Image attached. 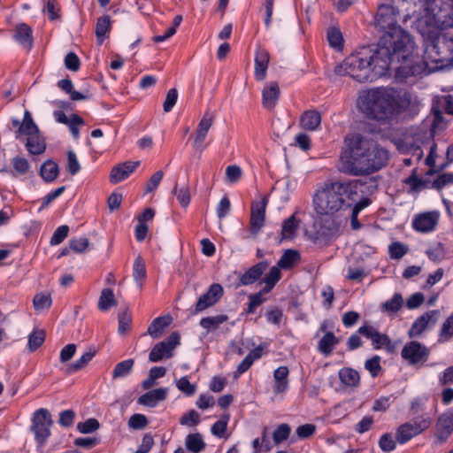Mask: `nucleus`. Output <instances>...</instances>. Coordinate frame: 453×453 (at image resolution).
<instances>
[{
    "mask_svg": "<svg viewBox=\"0 0 453 453\" xmlns=\"http://www.w3.org/2000/svg\"><path fill=\"white\" fill-rule=\"evenodd\" d=\"M403 304V300L401 294H395L394 296L382 303L381 308L388 313H395L398 311Z\"/></svg>",
    "mask_w": 453,
    "mask_h": 453,
    "instance_id": "obj_44",
    "label": "nucleus"
},
{
    "mask_svg": "<svg viewBox=\"0 0 453 453\" xmlns=\"http://www.w3.org/2000/svg\"><path fill=\"white\" fill-rule=\"evenodd\" d=\"M280 90L278 82L271 81L262 89V105L265 109L272 111L275 108L280 98Z\"/></svg>",
    "mask_w": 453,
    "mask_h": 453,
    "instance_id": "obj_18",
    "label": "nucleus"
},
{
    "mask_svg": "<svg viewBox=\"0 0 453 453\" xmlns=\"http://www.w3.org/2000/svg\"><path fill=\"white\" fill-rule=\"evenodd\" d=\"M215 120V115L207 111L203 113L196 130L195 145H200L205 140L210 128Z\"/></svg>",
    "mask_w": 453,
    "mask_h": 453,
    "instance_id": "obj_21",
    "label": "nucleus"
},
{
    "mask_svg": "<svg viewBox=\"0 0 453 453\" xmlns=\"http://www.w3.org/2000/svg\"><path fill=\"white\" fill-rule=\"evenodd\" d=\"M438 222V216L434 212H424L415 216L412 221L413 228L421 233L433 231Z\"/></svg>",
    "mask_w": 453,
    "mask_h": 453,
    "instance_id": "obj_19",
    "label": "nucleus"
},
{
    "mask_svg": "<svg viewBox=\"0 0 453 453\" xmlns=\"http://www.w3.org/2000/svg\"><path fill=\"white\" fill-rule=\"evenodd\" d=\"M68 232H69V227L65 225H63V226H60L59 227H58L50 239V244L58 245L60 242H62L68 235Z\"/></svg>",
    "mask_w": 453,
    "mask_h": 453,
    "instance_id": "obj_60",
    "label": "nucleus"
},
{
    "mask_svg": "<svg viewBox=\"0 0 453 453\" xmlns=\"http://www.w3.org/2000/svg\"><path fill=\"white\" fill-rule=\"evenodd\" d=\"M401 355L409 365H416L427 360L429 349L420 342L412 341L403 348Z\"/></svg>",
    "mask_w": 453,
    "mask_h": 453,
    "instance_id": "obj_12",
    "label": "nucleus"
},
{
    "mask_svg": "<svg viewBox=\"0 0 453 453\" xmlns=\"http://www.w3.org/2000/svg\"><path fill=\"white\" fill-rule=\"evenodd\" d=\"M270 61V54L264 49H257L255 56V77L257 81H264Z\"/></svg>",
    "mask_w": 453,
    "mask_h": 453,
    "instance_id": "obj_23",
    "label": "nucleus"
},
{
    "mask_svg": "<svg viewBox=\"0 0 453 453\" xmlns=\"http://www.w3.org/2000/svg\"><path fill=\"white\" fill-rule=\"evenodd\" d=\"M453 27V18L447 19L442 12L438 16L419 19L417 30L424 39V55L420 59L416 43L412 56L407 61L401 60L398 66L397 81L404 82L409 78L430 73L444 68L453 62V39L441 35V30Z\"/></svg>",
    "mask_w": 453,
    "mask_h": 453,
    "instance_id": "obj_1",
    "label": "nucleus"
},
{
    "mask_svg": "<svg viewBox=\"0 0 453 453\" xmlns=\"http://www.w3.org/2000/svg\"><path fill=\"white\" fill-rule=\"evenodd\" d=\"M242 176V170L239 165H232L226 168V178L227 182L234 183Z\"/></svg>",
    "mask_w": 453,
    "mask_h": 453,
    "instance_id": "obj_50",
    "label": "nucleus"
},
{
    "mask_svg": "<svg viewBox=\"0 0 453 453\" xmlns=\"http://www.w3.org/2000/svg\"><path fill=\"white\" fill-rule=\"evenodd\" d=\"M300 220L293 214L283 222L281 229V239L289 240L295 237L296 231L299 228Z\"/></svg>",
    "mask_w": 453,
    "mask_h": 453,
    "instance_id": "obj_31",
    "label": "nucleus"
},
{
    "mask_svg": "<svg viewBox=\"0 0 453 453\" xmlns=\"http://www.w3.org/2000/svg\"><path fill=\"white\" fill-rule=\"evenodd\" d=\"M95 352L84 353L77 361L72 364L69 367L71 371L77 372L84 368L93 358Z\"/></svg>",
    "mask_w": 453,
    "mask_h": 453,
    "instance_id": "obj_53",
    "label": "nucleus"
},
{
    "mask_svg": "<svg viewBox=\"0 0 453 453\" xmlns=\"http://www.w3.org/2000/svg\"><path fill=\"white\" fill-rule=\"evenodd\" d=\"M439 106L442 107L447 113L453 114V96L451 95H447L438 97L434 101L432 111L434 114L435 121H438L441 119V112L439 110Z\"/></svg>",
    "mask_w": 453,
    "mask_h": 453,
    "instance_id": "obj_29",
    "label": "nucleus"
},
{
    "mask_svg": "<svg viewBox=\"0 0 453 453\" xmlns=\"http://www.w3.org/2000/svg\"><path fill=\"white\" fill-rule=\"evenodd\" d=\"M430 425L431 419L429 418H422L420 419H415L413 422H406L398 426L395 433V440L400 444L406 443L413 437L427 429Z\"/></svg>",
    "mask_w": 453,
    "mask_h": 453,
    "instance_id": "obj_10",
    "label": "nucleus"
},
{
    "mask_svg": "<svg viewBox=\"0 0 453 453\" xmlns=\"http://www.w3.org/2000/svg\"><path fill=\"white\" fill-rule=\"evenodd\" d=\"M339 342L332 332L326 333L319 341L318 349L324 355L328 356L333 348Z\"/></svg>",
    "mask_w": 453,
    "mask_h": 453,
    "instance_id": "obj_40",
    "label": "nucleus"
},
{
    "mask_svg": "<svg viewBox=\"0 0 453 453\" xmlns=\"http://www.w3.org/2000/svg\"><path fill=\"white\" fill-rule=\"evenodd\" d=\"M139 165V162H125L112 167L110 173V181L113 184L119 183L127 179Z\"/></svg>",
    "mask_w": 453,
    "mask_h": 453,
    "instance_id": "obj_20",
    "label": "nucleus"
},
{
    "mask_svg": "<svg viewBox=\"0 0 453 453\" xmlns=\"http://www.w3.org/2000/svg\"><path fill=\"white\" fill-rule=\"evenodd\" d=\"M45 340V333L43 330H36L28 337V349L31 352L36 350Z\"/></svg>",
    "mask_w": 453,
    "mask_h": 453,
    "instance_id": "obj_46",
    "label": "nucleus"
},
{
    "mask_svg": "<svg viewBox=\"0 0 453 453\" xmlns=\"http://www.w3.org/2000/svg\"><path fill=\"white\" fill-rule=\"evenodd\" d=\"M407 247L401 242H393L389 246V253L392 258L399 259L407 253Z\"/></svg>",
    "mask_w": 453,
    "mask_h": 453,
    "instance_id": "obj_61",
    "label": "nucleus"
},
{
    "mask_svg": "<svg viewBox=\"0 0 453 453\" xmlns=\"http://www.w3.org/2000/svg\"><path fill=\"white\" fill-rule=\"evenodd\" d=\"M15 38L26 49L30 50L33 44L32 30L26 24H20L16 28Z\"/></svg>",
    "mask_w": 453,
    "mask_h": 453,
    "instance_id": "obj_32",
    "label": "nucleus"
},
{
    "mask_svg": "<svg viewBox=\"0 0 453 453\" xmlns=\"http://www.w3.org/2000/svg\"><path fill=\"white\" fill-rule=\"evenodd\" d=\"M128 425L134 429H142L148 425V420L142 414H134L130 417Z\"/></svg>",
    "mask_w": 453,
    "mask_h": 453,
    "instance_id": "obj_62",
    "label": "nucleus"
},
{
    "mask_svg": "<svg viewBox=\"0 0 453 453\" xmlns=\"http://www.w3.org/2000/svg\"><path fill=\"white\" fill-rule=\"evenodd\" d=\"M288 368L287 366H280L274 371V391L277 394L284 393L288 388Z\"/></svg>",
    "mask_w": 453,
    "mask_h": 453,
    "instance_id": "obj_27",
    "label": "nucleus"
},
{
    "mask_svg": "<svg viewBox=\"0 0 453 453\" xmlns=\"http://www.w3.org/2000/svg\"><path fill=\"white\" fill-rule=\"evenodd\" d=\"M388 161L385 148L371 138L353 133L344 137L338 170L350 176H367L380 170Z\"/></svg>",
    "mask_w": 453,
    "mask_h": 453,
    "instance_id": "obj_2",
    "label": "nucleus"
},
{
    "mask_svg": "<svg viewBox=\"0 0 453 453\" xmlns=\"http://www.w3.org/2000/svg\"><path fill=\"white\" fill-rule=\"evenodd\" d=\"M400 65H402L400 58L389 53L387 48L376 45L372 48H363L350 54L334 67V72L338 76H348L362 83L373 81L394 70L395 79L397 81V71Z\"/></svg>",
    "mask_w": 453,
    "mask_h": 453,
    "instance_id": "obj_3",
    "label": "nucleus"
},
{
    "mask_svg": "<svg viewBox=\"0 0 453 453\" xmlns=\"http://www.w3.org/2000/svg\"><path fill=\"white\" fill-rule=\"evenodd\" d=\"M133 277L140 289H142L143 281L146 280L147 272L144 260L142 257H137L133 265Z\"/></svg>",
    "mask_w": 453,
    "mask_h": 453,
    "instance_id": "obj_35",
    "label": "nucleus"
},
{
    "mask_svg": "<svg viewBox=\"0 0 453 453\" xmlns=\"http://www.w3.org/2000/svg\"><path fill=\"white\" fill-rule=\"evenodd\" d=\"M327 40L331 47L341 50L343 44V37L336 27H331L327 32Z\"/></svg>",
    "mask_w": 453,
    "mask_h": 453,
    "instance_id": "obj_45",
    "label": "nucleus"
},
{
    "mask_svg": "<svg viewBox=\"0 0 453 453\" xmlns=\"http://www.w3.org/2000/svg\"><path fill=\"white\" fill-rule=\"evenodd\" d=\"M339 378L343 384L350 387L358 385L360 380L359 373L356 370L348 367L340 370Z\"/></svg>",
    "mask_w": 453,
    "mask_h": 453,
    "instance_id": "obj_38",
    "label": "nucleus"
},
{
    "mask_svg": "<svg viewBox=\"0 0 453 453\" xmlns=\"http://www.w3.org/2000/svg\"><path fill=\"white\" fill-rule=\"evenodd\" d=\"M439 317L440 311L437 310L423 313L413 322L411 329L409 330L408 334L410 338L419 336L426 330L434 327L437 324Z\"/></svg>",
    "mask_w": 453,
    "mask_h": 453,
    "instance_id": "obj_13",
    "label": "nucleus"
},
{
    "mask_svg": "<svg viewBox=\"0 0 453 453\" xmlns=\"http://www.w3.org/2000/svg\"><path fill=\"white\" fill-rule=\"evenodd\" d=\"M267 198L263 197L260 201H255L251 205L250 231L257 234L264 226Z\"/></svg>",
    "mask_w": 453,
    "mask_h": 453,
    "instance_id": "obj_16",
    "label": "nucleus"
},
{
    "mask_svg": "<svg viewBox=\"0 0 453 453\" xmlns=\"http://www.w3.org/2000/svg\"><path fill=\"white\" fill-rule=\"evenodd\" d=\"M199 421L200 415L195 410L189 411L188 413L183 415L180 419V423L181 425L188 426H196L199 423Z\"/></svg>",
    "mask_w": 453,
    "mask_h": 453,
    "instance_id": "obj_57",
    "label": "nucleus"
},
{
    "mask_svg": "<svg viewBox=\"0 0 453 453\" xmlns=\"http://www.w3.org/2000/svg\"><path fill=\"white\" fill-rule=\"evenodd\" d=\"M59 173L58 165L53 160L45 161L40 169L42 178L47 181L51 182L57 179Z\"/></svg>",
    "mask_w": 453,
    "mask_h": 453,
    "instance_id": "obj_30",
    "label": "nucleus"
},
{
    "mask_svg": "<svg viewBox=\"0 0 453 453\" xmlns=\"http://www.w3.org/2000/svg\"><path fill=\"white\" fill-rule=\"evenodd\" d=\"M229 416L225 415L211 426V433L218 437H225Z\"/></svg>",
    "mask_w": 453,
    "mask_h": 453,
    "instance_id": "obj_54",
    "label": "nucleus"
},
{
    "mask_svg": "<svg viewBox=\"0 0 453 453\" xmlns=\"http://www.w3.org/2000/svg\"><path fill=\"white\" fill-rule=\"evenodd\" d=\"M132 323L131 314L125 311L119 315V333L125 334L129 330Z\"/></svg>",
    "mask_w": 453,
    "mask_h": 453,
    "instance_id": "obj_58",
    "label": "nucleus"
},
{
    "mask_svg": "<svg viewBox=\"0 0 453 453\" xmlns=\"http://www.w3.org/2000/svg\"><path fill=\"white\" fill-rule=\"evenodd\" d=\"M358 333L368 339H371L376 349L385 348L388 351L394 350L389 337L385 334L379 333L375 328L370 326H363L358 329Z\"/></svg>",
    "mask_w": 453,
    "mask_h": 453,
    "instance_id": "obj_15",
    "label": "nucleus"
},
{
    "mask_svg": "<svg viewBox=\"0 0 453 453\" xmlns=\"http://www.w3.org/2000/svg\"><path fill=\"white\" fill-rule=\"evenodd\" d=\"M26 136V148L31 155H41L46 150V142L40 130L34 122L28 111H25L24 119L16 132V138Z\"/></svg>",
    "mask_w": 453,
    "mask_h": 453,
    "instance_id": "obj_8",
    "label": "nucleus"
},
{
    "mask_svg": "<svg viewBox=\"0 0 453 453\" xmlns=\"http://www.w3.org/2000/svg\"><path fill=\"white\" fill-rule=\"evenodd\" d=\"M269 264L266 261H261L240 276V282L243 286L250 285L258 280L265 271L267 269Z\"/></svg>",
    "mask_w": 453,
    "mask_h": 453,
    "instance_id": "obj_22",
    "label": "nucleus"
},
{
    "mask_svg": "<svg viewBox=\"0 0 453 453\" xmlns=\"http://www.w3.org/2000/svg\"><path fill=\"white\" fill-rule=\"evenodd\" d=\"M223 293L224 290L220 284H212L208 291L199 297L195 306V312L198 313L213 306L222 297Z\"/></svg>",
    "mask_w": 453,
    "mask_h": 453,
    "instance_id": "obj_14",
    "label": "nucleus"
},
{
    "mask_svg": "<svg viewBox=\"0 0 453 453\" xmlns=\"http://www.w3.org/2000/svg\"><path fill=\"white\" fill-rule=\"evenodd\" d=\"M173 193L176 195L177 199L182 207L186 208L188 206L191 196L188 186H183L180 188H177V186H175Z\"/></svg>",
    "mask_w": 453,
    "mask_h": 453,
    "instance_id": "obj_49",
    "label": "nucleus"
},
{
    "mask_svg": "<svg viewBox=\"0 0 453 453\" xmlns=\"http://www.w3.org/2000/svg\"><path fill=\"white\" fill-rule=\"evenodd\" d=\"M396 441L390 434H384L379 441V446L384 452H390L395 449Z\"/></svg>",
    "mask_w": 453,
    "mask_h": 453,
    "instance_id": "obj_51",
    "label": "nucleus"
},
{
    "mask_svg": "<svg viewBox=\"0 0 453 453\" xmlns=\"http://www.w3.org/2000/svg\"><path fill=\"white\" fill-rule=\"evenodd\" d=\"M89 241L88 238L81 237L78 239H72L69 242V249L76 253H83L88 249Z\"/></svg>",
    "mask_w": 453,
    "mask_h": 453,
    "instance_id": "obj_52",
    "label": "nucleus"
},
{
    "mask_svg": "<svg viewBox=\"0 0 453 453\" xmlns=\"http://www.w3.org/2000/svg\"><path fill=\"white\" fill-rule=\"evenodd\" d=\"M134 359H127L116 365L112 372V379L122 378L130 373L134 366Z\"/></svg>",
    "mask_w": 453,
    "mask_h": 453,
    "instance_id": "obj_43",
    "label": "nucleus"
},
{
    "mask_svg": "<svg viewBox=\"0 0 453 453\" xmlns=\"http://www.w3.org/2000/svg\"><path fill=\"white\" fill-rule=\"evenodd\" d=\"M185 445L187 449L193 453H199L205 448V442L198 433L188 434Z\"/></svg>",
    "mask_w": 453,
    "mask_h": 453,
    "instance_id": "obj_39",
    "label": "nucleus"
},
{
    "mask_svg": "<svg viewBox=\"0 0 453 453\" xmlns=\"http://www.w3.org/2000/svg\"><path fill=\"white\" fill-rule=\"evenodd\" d=\"M52 304V297L49 293H37L33 298V306L36 313L50 309Z\"/></svg>",
    "mask_w": 453,
    "mask_h": 453,
    "instance_id": "obj_36",
    "label": "nucleus"
},
{
    "mask_svg": "<svg viewBox=\"0 0 453 453\" xmlns=\"http://www.w3.org/2000/svg\"><path fill=\"white\" fill-rule=\"evenodd\" d=\"M437 0H392L395 4L403 12V24L415 18V27L419 19L428 16H438L442 12L438 9Z\"/></svg>",
    "mask_w": 453,
    "mask_h": 453,
    "instance_id": "obj_7",
    "label": "nucleus"
},
{
    "mask_svg": "<svg viewBox=\"0 0 453 453\" xmlns=\"http://www.w3.org/2000/svg\"><path fill=\"white\" fill-rule=\"evenodd\" d=\"M291 432V428L288 424H280L278 426V427L275 429V431L273 434V439L276 445L281 443L282 441H286Z\"/></svg>",
    "mask_w": 453,
    "mask_h": 453,
    "instance_id": "obj_47",
    "label": "nucleus"
},
{
    "mask_svg": "<svg viewBox=\"0 0 453 453\" xmlns=\"http://www.w3.org/2000/svg\"><path fill=\"white\" fill-rule=\"evenodd\" d=\"M280 278V268L278 265L273 266L263 279V282L265 284L263 292L269 293Z\"/></svg>",
    "mask_w": 453,
    "mask_h": 453,
    "instance_id": "obj_37",
    "label": "nucleus"
},
{
    "mask_svg": "<svg viewBox=\"0 0 453 453\" xmlns=\"http://www.w3.org/2000/svg\"><path fill=\"white\" fill-rule=\"evenodd\" d=\"M116 305L117 300L114 296L113 291L111 288H104L99 296L98 309L102 311H105Z\"/></svg>",
    "mask_w": 453,
    "mask_h": 453,
    "instance_id": "obj_34",
    "label": "nucleus"
},
{
    "mask_svg": "<svg viewBox=\"0 0 453 453\" xmlns=\"http://www.w3.org/2000/svg\"><path fill=\"white\" fill-rule=\"evenodd\" d=\"M111 19L109 16H103L97 19L96 26V35L98 42L103 43L105 35L110 31Z\"/></svg>",
    "mask_w": 453,
    "mask_h": 453,
    "instance_id": "obj_42",
    "label": "nucleus"
},
{
    "mask_svg": "<svg viewBox=\"0 0 453 453\" xmlns=\"http://www.w3.org/2000/svg\"><path fill=\"white\" fill-rule=\"evenodd\" d=\"M12 166L17 173L24 174L29 170L30 165L25 157H15L12 159Z\"/></svg>",
    "mask_w": 453,
    "mask_h": 453,
    "instance_id": "obj_63",
    "label": "nucleus"
},
{
    "mask_svg": "<svg viewBox=\"0 0 453 453\" xmlns=\"http://www.w3.org/2000/svg\"><path fill=\"white\" fill-rule=\"evenodd\" d=\"M321 124V115L317 110L304 111L300 118V126L307 131L317 130Z\"/></svg>",
    "mask_w": 453,
    "mask_h": 453,
    "instance_id": "obj_25",
    "label": "nucleus"
},
{
    "mask_svg": "<svg viewBox=\"0 0 453 453\" xmlns=\"http://www.w3.org/2000/svg\"><path fill=\"white\" fill-rule=\"evenodd\" d=\"M439 336L441 342H447L453 337V314L442 324Z\"/></svg>",
    "mask_w": 453,
    "mask_h": 453,
    "instance_id": "obj_48",
    "label": "nucleus"
},
{
    "mask_svg": "<svg viewBox=\"0 0 453 453\" xmlns=\"http://www.w3.org/2000/svg\"><path fill=\"white\" fill-rule=\"evenodd\" d=\"M176 386L179 390L187 395H192L196 390V387L191 384L187 377H182L176 382Z\"/></svg>",
    "mask_w": 453,
    "mask_h": 453,
    "instance_id": "obj_55",
    "label": "nucleus"
},
{
    "mask_svg": "<svg viewBox=\"0 0 453 453\" xmlns=\"http://www.w3.org/2000/svg\"><path fill=\"white\" fill-rule=\"evenodd\" d=\"M403 23V12L395 4L379 5L374 17V26L383 35L377 46L385 47L396 58L407 61L414 50L413 37L398 24Z\"/></svg>",
    "mask_w": 453,
    "mask_h": 453,
    "instance_id": "obj_4",
    "label": "nucleus"
},
{
    "mask_svg": "<svg viewBox=\"0 0 453 453\" xmlns=\"http://www.w3.org/2000/svg\"><path fill=\"white\" fill-rule=\"evenodd\" d=\"M180 344V334L173 332L165 341L157 343L151 349L149 358L151 362H158L164 357L173 356V350Z\"/></svg>",
    "mask_w": 453,
    "mask_h": 453,
    "instance_id": "obj_11",
    "label": "nucleus"
},
{
    "mask_svg": "<svg viewBox=\"0 0 453 453\" xmlns=\"http://www.w3.org/2000/svg\"><path fill=\"white\" fill-rule=\"evenodd\" d=\"M173 322L170 315L155 319L148 327V334L154 339H158L164 334L165 328Z\"/></svg>",
    "mask_w": 453,
    "mask_h": 453,
    "instance_id": "obj_26",
    "label": "nucleus"
},
{
    "mask_svg": "<svg viewBox=\"0 0 453 453\" xmlns=\"http://www.w3.org/2000/svg\"><path fill=\"white\" fill-rule=\"evenodd\" d=\"M299 259L300 255L296 250H287L278 261L277 265L280 269L288 270L294 267Z\"/></svg>",
    "mask_w": 453,
    "mask_h": 453,
    "instance_id": "obj_33",
    "label": "nucleus"
},
{
    "mask_svg": "<svg viewBox=\"0 0 453 453\" xmlns=\"http://www.w3.org/2000/svg\"><path fill=\"white\" fill-rule=\"evenodd\" d=\"M453 432V412L441 414L436 422V440L442 443L448 440Z\"/></svg>",
    "mask_w": 453,
    "mask_h": 453,
    "instance_id": "obj_17",
    "label": "nucleus"
},
{
    "mask_svg": "<svg viewBox=\"0 0 453 453\" xmlns=\"http://www.w3.org/2000/svg\"><path fill=\"white\" fill-rule=\"evenodd\" d=\"M168 395V389L165 388H160L157 389L150 390L143 395H142L137 402L140 404L145 405L147 407H155L158 402L164 401L166 399Z\"/></svg>",
    "mask_w": 453,
    "mask_h": 453,
    "instance_id": "obj_24",
    "label": "nucleus"
},
{
    "mask_svg": "<svg viewBox=\"0 0 453 453\" xmlns=\"http://www.w3.org/2000/svg\"><path fill=\"white\" fill-rule=\"evenodd\" d=\"M228 320L227 315H217L211 317H206L200 320V326L208 330H216L219 326Z\"/></svg>",
    "mask_w": 453,
    "mask_h": 453,
    "instance_id": "obj_41",
    "label": "nucleus"
},
{
    "mask_svg": "<svg viewBox=\"0 0 453 453\" xmlns=\"http://www.w3.org/2000/svg\"><path fill=\"white\" fill-rule=\"evenodd\" d=\"M99 428V422L95 418H89L77 425V429L82 434L92 433Z\"/></svg>",
    "mask_w": 453,
    "mask_h": 453,
    "instance_id": "obj_59",
    "label": "nucleus"
},
{
    "mask_svg": "<svg viewBox=\"0 0 453 453\" xmlns=\"http://www.w3.org/2000/svg\"><path fill=\"white\" fill-rule=\"evenodd\" d=\"M357 184H361V180L326 183L313 196L316 212L321 215H334L344 207H348L345 197L350 198V196L355 193L354 188Z\"/></svg>",
    "mask_w": 453,
    "mask_h": 453,
    "instance_id": "obj_6",
    "label": "nucleus"
},
{
    "mask_svg": "<svg viewBox=\"0 0 453 453\" xmlns=\"http://www.w3.org/2000/svg\"><path fill=\"white\" fill-rule=\"evenodd\" d=\"M341 224L334 219H326L320 225L318 234L326 239L335 237L339 234Z\"/></svg>",
    "mask_w": 453,
    "mask_h": 453,
    "instance_id": "obj_28",
    "label": "nucleus"
},
{
    "mask_svg": "<svg viewBox=\"0 0 453 453\" xmlns=\"http://www.w3.org/2000/svg\"><path fill=\"white\" fill-rule=\"evenodd\" d=\"M80 65H81L80 59L75 53L69 52L65 56V65L68 70L76 72L79 70Z\"/></svg>",
    "mask_w": 453,
    "mask_h": 453,
    "instance_id": "obj_64",
    "label": "nucleus"
},
{
    "mask_svg": "<svg viewBox=\"0 0 453 453\" xmlns=\"http://www.w3.org/2000/svg\"><path fill=\"white\" fill-rule=\"evenodd\" d=\"M411 96L390 87L363 89L358 93L357 107L367 118L378 121L391 119L404 111Z\"/></svg>",
    "mask_w": 453,
    "mask_h": 453,
    "instance_id": "obj_5",
    "label": "nucleus"
},
{
    "mask_svg": "<svg viewBox=\"0 0 453 453\" xmlns=\"http://www.w3.org/2000/svg\"><path fill=\"white\" fill-rule=\"evenodd\" d=\"M178 99V91L176 88H171L166 93L165 100L163 104L164 111L169 112L175 105Z\"/></svg>",
    "mask_w": 453,
    "mask_h": 453,
    "instance_id": "obj_56",
    "label": "nucleus"
},
{
    "mask_svg": "<svg viewBox=\"0 0 453 453\" xmlns=\"http://www.w3.org/2000/svg\"><path fill=\"white\" fill-rule=\"evenodd\" d=\"M31 421L30 429L36 442L42 446L50 435V427L53 424L51 414L47 409L40 408L34 412Z\"/></svg>",
    "mask_w": 453,
    "mask_h": 453,
    "instance_id": "obj_9",
    "label": "nucleus"
}]
</instances>
